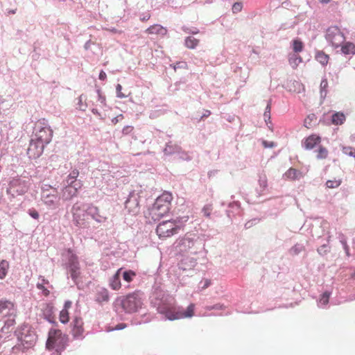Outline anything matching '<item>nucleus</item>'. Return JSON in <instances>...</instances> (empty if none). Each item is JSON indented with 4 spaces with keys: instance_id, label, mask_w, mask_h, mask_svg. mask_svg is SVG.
<instances>
[{
    "instance_id": "obj_1",
    "label": "nucleus",
    "mask_w": 355,
    "mask_h": 355,
    "mask_svg": "<svg viewBox=\"0 0 355 355\" xmlns=\"http://www.w3.org/2000/svg\"><path fill=\"white\" fill-rule=\"evenodd\" d=\"M150 304L163 319L175 320L174 317L177 305L175 297L159 286H155L150 296Z\"/></svg>"
},
{
    "instance_id": "obj_2",
    "label": "nucleus",
    "mask_w": 355,
    "mask_h": 355,
    "mask_svg": "<svg viewBox=\"0 0 355 355\" xmlns=\"http://www.w3.org/2000/svg\"><path fill=\"white\" fill-rule=\"evenodd\" d=\"M172 196L165 193L159 196L152 207L149 209V216L153 220H159L166 215L171 208Z\"/></svg>"
},
{
    "instance_id": "obj_3",
    "label": "nucleus",
    "mask_w": 355,
    "mask_h": 355,
    "mask_svg": "<svg viewBox=\"0 0 355 355\" xmlns=\"http://www.w3.org/2000/svg\"><path fill=\"white\" fill-rule=\"evenodd\" d=\"M91 205L76 202L71 210L73 224L80 228H87L89 226V208Z\"/></svg>"
},
{
    "instance_id": "obj_4",
    "label": "nucleus",
    "mask_w": 355,
    "mask_h": 355,
    "mask_svg": "<svg viewBox=\"0 0 355 355\" xmlns=\"http://www.w3.org/2000/svg\"><path fill=\"white\" fill-rule=\"evenodd\" d=\"M16 315L17 309L13 302L5 299L0 300V317L4 318L3 331H8L15 324Z\"/></svg>"
},
{
    "instance_id": "obj_5",
    "label": "nucleus",
    "mask_w": 355,
    "mask_h": 355,
    "mask_svg": "<svg viewBox=\"0 0 355 355\" xmlns=\"http://www.w3.org/2000/svg\"><path fill=\"white\" fill-rule=\"evenodd\" d=\"M15 334L24 349L31 348L37 341V336L35 330L28 324L21 325Z\"/></svg>"
},
{
    "instance_id": "obj_6",
    "label": "nucleus",
    "mask_w": 355,
    "mask_h": 355,
    "mask_svg": "<svg viewBox=\"0 0 355 355\" xmlns=\"http://www.w3.org/2000/svg\"><path fill=\"white\" fill-rule=\"evenodd\" d=\"M181 225L177 220L163 221L157 226L156 232L159 239H166L178 234Z\"/></svg>"
},
{
    "instance_id": "obj_7",
    "label": "nucleus",
    "mask_w": 355,
    "mask_h": 355,
    "mask_svg": "<svg viewBox=\"0 0 355 355\" xmlns=\"http://www.w3.org/2000/svg\"><path fill=\"white\" fill-rule=\"evenodd\" d=\"M64 338L60 330L51 329L49 331L46 347L49 350L55 349L53 355H60V352L62 348Z\"/></svg>"
},
{
    "instance_id": "obj_8",
    "label": "nucleus",
    "mask_w": 355,
    "mask_h": 355,
    "mask_svg": "<svg viewBox=\"0 0 355 355\" xmlns=\"http://www.w3.org/2000/svg\"><path fill=\"white\" fill-rule=\"evenodd\" d=\"M142 304L141 296L139 292L130 293L121 300L123 309L128 313L137 311L141 307Z\"/></svg>"
},
{
    "instance_id": "obj_9",
    "label": "nucleus",
    "mask_w": 355,
    "mask_h": 355,
    "mask_svg": "<svg viewBox=\"0 0 355 355\" xmlns=\"http://www.w3.org/2000/svg\"><path fill=\"white\" fill-rule=\"evenodd\" d=\"M30 188V182L28 181L14 178L9 183V187L7 189V193L12 197L15 196H21L28 192Z\"/></svg>"
},
{
    "instance_id": "obj_10",
    "label": "nucleus",
    "mask_w": 355,
    "mask_h": 355,
    "mask_svg": "<svg viewBox=\"0 0 355 355\" xmlns=\"http://www.w3.org/2000/svg\"><path fill=\"white\" fill-rule=\"evenodd\" d=\"M35 140L44 145L49 144L53 137V130L44 122H40L37 125Z\"/></svg>"
},
{
    "instance_id": "obj_11",
    "label": "nucleus",
    "mask_w": 355,
    "mask_h": 355,
    "mask_svg": "<svg viewBox=\"0 0 355 355\" xmlns=\"http://www.w3.org/2000/svg\"><path fill=\"white\" fill-rule=\"evenodd\" d=\"M326 39L334 48H338L344 42L345 37L337 26H332L327 29Z\"/></svg>"
},
{
    "instance_id": "obj_12",
    "label": "nucleus",
    "mask_w": 355,
    "mask_h": 355,
    "mask_svg": "<svg viewBox=\"0 0 355 355\" xmlns=\"http://www.w3.org/2000/svg\"><path fill=\"white\" fill-rule=\"evenodd\" d=\"M42 200L45 205L50 209H55L59 204L60 198L55 189H44Z\"/></svg>"
},
{
    "instance_id": "obj_13",
    "label": "nucleus",
    "mask_w": 355,
    "mask_h": 355,
    "mask_svg": "<svg viewBox=\"0 0 355 355\" xmlns=\"http://www.w3.org/2000/svg\"><path fill=\"white\" fill-rule=\"evenodd\" d=\"M94 300L99 305H104L110 301V294L107 288L96 286L94 291Z\"/></svg>"
},
{
    "instance_id": "obj_14",
    "label": "nucleus",
    "mask_w": 355,
    "mask_h": 355,
    "mask_svg": "<svg viewBox=\"0 0 355 355\" xmlns=\"http://www.w3.org/2000/svg\"><path fill=\"white\" fill-rule=\"evenodd\" d=\"M45 145L36 140H32L28 148L27 153L30 158L36 159L39 157L44 151Z\"/></svg>"
},
{
    "instance_id": "obj_15",
    "label": "nucleus",
    "mask_w": 355,
    "mask_h": 355,
    "mask_svg": "<svg viewBox=\"0 0 355 355\" xmlns=\"http://www.w3.org/2000/svg\"><path fill=\"white\" fill-rule=\"evenodd\" d=\"M320 142L321 137L315 134H312L304 139L302 145L306 150H311Z\"/></svg>"
},
{
    "instance_id": "obj_16",
    "label": "nucleus",
    "mask_w": 355,
    "mask_h": 355,
    "mask_svg": "<svg viewBox=\"0 0 355 355\" xmlns=\"http://www.w3.org/2000/svg\"><path fill=\"white\" fill-rule=\"evenodd\" d=\"M72 334L74 338H80L83 337V322L80 318H75L72 321Z\"/></svg>"
},
{
    "instance_id": "obj_17",
    "label": "nucleus",
    "mask_w": 355,
    "mask_h": 355,
    "mask_svg": "<svg viewBox=\"0 0 355 355\" xmlns=\"http://www.w3.org/2000/svg\"><path fill=\"white\" fill-rule=\"evenodd\" d=\"M194 311V304H191L188 306L186 311H184L182 308L177 306L175 316L177 317V320L184 318H191L193 315Z\"/></svg>"
},
{
    "instance_id": "obj_18",
    "label": "nucleus",
    "mask_w": 355,
    "mask_h": 355,
    "mask_svg": "<svg viewBox=\"0 0 355 355\" xmlns=\"http://www.w3.org/2000/svg\"><path fill=\"white\" fill-rule=\"evenodd\" d=\"M146 33L148 35H157L164 36L167 33V29L160 24H154L146 30Z\"/></svg>"
},
{
    "instance_id": "obj_19",
    "label": "nucleus",
    "mask_w": 355,
    "mask_h": 355,
    "mask_svg": "<svg viewBox=\"0 0 355 355\" xmlns=\"http://www.w3.org/2000/svg\"><path fill=\"white\" fill-rule=\"evenodd\" d=\"M89 213L92 219L98 223H103L107 220V217L103 216L99 213L98 207L91 205L89 208Z\"/></svg>"
},
{
    "instance_id": "obj_20",
    "label": "nucleus",
    "mask_w": 355,
    "mask_h": 355,
    "mask_svg": "<svg viewBox=\"0 0 355 355\" xmlns=\"http://www.w3.org/2000/svg\"><path fill=\"white\" fill-rule=\"evenodd\" d=\"M122 269L123 268H119L117 272L110 280V286L113 290H118L121 288V276Z\"/></svg>"
},
{
    "instance_id": "obj_21",
    "label": "nucleus",
    "mask_w": 355,
    "mask_h": 355,
    "mask_svg": "<svg viewBox=\"0 0 355 355\" xmlns=\"http://www.w3.org/2000/svg\"><path fill=\"white\" fill-rule=\"evenodd\" d=\"M341 51L345 55H355V44L351 42H343L341 46Z\"/></svg>"
},
{
    "instance_id": "obj_22",
    "label": "nucleus",
    "mask_w": 355,
    "mask_h": 355,
    "mask_svg": "<svg viewBox=\"0 0 355 355\" xmlns=\"http://www.w3.org/2000/svg\"><path fill=\"white\" fill-rule=\"evenodd\" d=\"M284 177L291 180H295L302 177V173L295 168H291L285 173Z\"/></svg>"
},
{
    "instance_id": "obj_23",
    "label": "nucleus",
    "mask_w": 355,
    "mask_h": 355,
    "mask_svg": "<svg viewBox=\"0 0 355 355\" xmlns=\"http://www.w3.org/2000/svg\"><path fill=\"white\" fill-rule=\"evenodd\" d=\"M78 192L70 185H67L62 190V198L64 200H70L77 195Z\"/></svg>"
},
{
    "instance_id": "obj_24",
    "label": "nucleus",
    "mask_w": 355,
    "mask_h": 355,
    "mask_svg": "<svg viewBox=\"0 0 355 355\" xmlns=\"http://www.w3.org/2000/svg\"><path fill=\"white\" fill-rule=\"evenodd\" d=\"M194 241L190 238H184L180 241V248L181 251H187L188 249L193 248Z\"/></svg>"
},
{
    "instance_id": "obj_25",
    "label": "nucleus",
    "mask_w": 355,
    "mask_h": 355,
    "mask_svg": "<svg viewBox=\"0 0 355 355\" xmlns=\"http://www.w3.org/2000/svg\"><path fill=\"white\" fill-rule=\"evenodd\" d=\"M346 117L343 112H336L331 118L332 123L334 125H342L345 121Z\"/></svg>"
},
{
    "instance_id": "obj_26",
    "label": "nucleus",
    "mask_w": 355,
    "mask_h": 355,
    "mask_svg": "<svg viewBox=\"0 0 355 355\" xmlns=\"http://www.w3.org/2000/svg\"><path fill=\"white\" fill-rule=\"evenodd\" d=\"M125 208L133 214H136L139 211V203L137 200L132 202L131 200H128L125 202Z\"/></svg>"
},
{
    "instance_id": "obj_27",
    "label": "nucleus",
    "mask_w": 355,
    "mask_h": 355,
    "mask_svg": "<svg viewBox=\"0 0 355 355\" xmlns=\"http://www.w3.org/2000/svg\"><path fill=\"white\" fill-rule=\"evenodd\" d=\"M331 295V293L330 291H325L324 292L318 302V306L320 308H323L328 303H329V297Z\"/></svg>"
},
{
    "instance_id": "obj_28",
    "label": "nucleus",
    "mask_w": 355,
    "mask_h": 355,
    "mask_svg": "<svg viewBox=\"0 0 355 355\" xmlns=\"http://www.w3.org/2000/svg\"><path fill=\"white\" fill-rule=\"evenodd\" d=\"M315 59L322 65H327L329 56L323 51H318L315 54Z\"/></svg>"
},
{
    "instance_id": "obj_29",
    "label": "nucleus",
    "mask_w": 355,
    "mask_h": 355,
    "mask_svg": "<svg viewBox=\"0 0 355 355\" xmlns=\"http://www.w3.org/2000/svg\"><path fill=\"white\" fill-rule=\"evenodd\" d=\"M79 269L80 268H71L68 272V275H70V277L76 285L78 284L79 276L80 274Z\"/></svg>"
},
{
    "instance_id": "obj_30",
    "label": "nucleus",
    "mask_w": 355,
    "mask_h": 355,
    "mask_svg": "<svg viewBox=\"0 0 355 355\" xmlns=\"http://www.w3.org/2000/svg\"><path fill=\"white\" fill-rule=\"evenodd\" d=\"M317 121V118L315 114H309L304 121V125L306 128H312Z\"/></svg>"
},
{
    "instance_id": "obj_31",
    "label": "nucleus",
    "mask_w": 355,
    "mask_h": 355,
    "mask_svg": "<svg viewBox=\"0 0 355 355\" xmlns=\"http://www.w3.org/2000/svg\"><path fill=\"white\" fill-rule=\"evenodd\" d=\"M199 44V40L193 37H187L185 39V46L189 49H195Z\"/></svg>"
},
{
    "instance_id": "obj_32",
    "label": "nucleus",
    "mask_w": 355,
    "mask_h": 355,
    "mask_svg": "<svg viewBox=\"0 0 355 355\" xmlns=\"http://www.w3.org/2000/svg\"><path fill=\"white\" fill-rule=\"evenodd\" d=\"M40 281L37 284V288L42 290L45 295H48L49 291L44 288V284H48L49 282L44 279V277L40 276L39 278Z\"/></svg>"
},
{
    "instance_id": "obj_33",
    "label": "nucleus",
    "mask_w": 355,
    "mask_h": 355,
    "mask_svg": "<svg viewBox=\"0 0 355 355\" xmlns=\"http://www.w3.org/2000/svg\"><path fill=\"white\" fill-rule=\"evenodd\" d=\"M316 152V157L318 159H324L328 157V150L322 146H320Z\"/></svg>"
},
{
    "instance_id": "obj_34",
    "label": "nucleus",
    "mask_w": 355,
    "mask_h": 355,
    "mask_svg": "<svg viewBox=\"0 0 355 355\" xmlns=\"http://www.w3.org/2000/svg\"><path fill=\"white\" fill-rule=\"evenodd\" d=\"M292 46L295 53H300L304 49V44L300 39H295L292 42Z\"/></svg>"
},
{
    "instance_id": "obj_35",
    "label": "nucleus",
    "mask_w": 355,
    "mask_h": 355,
    "mask_svg": "<svg viewBox=\"0 0 355 355\" xmlns=\"http://www.w3.org/2000/svg\"><path fill=\"white\" fill-rule=\"evenodd\" d=\"M121 275L123 276V279L128 283L130 282L132 280V278L135 276V272L132 270L128 271H121Z\"/></svg>"
},
{
    "instance_id": "obj_36",
    "label": "nucleus",
    "mask_w": 355,
    "mask_h": 355,
    "mask_svg": "<svg viewBox=\"0 0 355 355\" xmlns=\"http://www.w3.org/2000/svg\"><path fill=\"white\" fill-rule=\"evenodd\" d=\"M301 62L302 58L299 55H293L289 58V62L293 67H297Z\"/></svg>"
},
{
    "instance_id": "obj_37",
    "label": "nucleus",
    "mask_w": 355,
    "mask_h": 355,
    "mask_svg": "<svg viewBox=\"0 0 355 355\" xmlns=\"http://www.w3.org/2000/svg\"><path fill=\"white\" fill-rule=\"evenodd\" d=\"M60 320L62 323L65 324L69 321V313L66 309H62L60 313Z\"/></svg>"
},
{
    "instance_id": "obj_38",
    "label": "nucleus",
    "mask_w": 355,
    "mask_h": 355,
    "mask_svg": "<svg viewBox=\"0 0 355 355\" xmlns=\"http://www.w3.org/2000/svg\"><path fill=\"white\" fill-rule=\"evenodd\" d=\"M341 181L339 180H328L326 182L327 187L329 189L336 188L339 187Z\"/></svg>"
},
{
    "instance_id": "obj_39",
    "label": "nucleus",
    "mask_w": 355,
    "mask_h": 355,
    "mask_svg": "<svg viewBox=\"0 0 355 355\" xmlns=\"http://www.w3.org/2000/svg\"><path fill=\"white\" fill-rule=\"evenodd\" d=\"M320 87L321 95L324 94V96H326L327 89L328 87V81L327 79L322 80Z\"/></svg>"
},
{
    "instance_id": "obj_40",
    "label": "nucleus",
    "mask_w": 355,
    "mask_h": 355,
    "mask_svg": "<svg viewBox=\"0 0 355 355\" xmlns=\"http://www.w3.org/2000/svg\"><path fill=\"white\" fill-rule=\"evenodd\" d=\"M68 184L74 189L77 192L83 186L81 182L78 180H71L69 182Z\"/></svg>"
},
{
    "instance_id": "obj_41",
    "label": "nucleus",
    "mask_w": 355,
    "mask_h": 355,
    "mask_svg": "<svg viewBox=\"0 0 355 355\" xmlns=\"http://www.w3.org/2000/svg\"><path fill=\"white\" fill-rule=\"evenodd\" d=\"M79 175V171L77 170V169H74L70 173L69 175L67 176V184L69 183V182H70L71 180H77L76 178H78Z\"/></svg>"
},
{
    "instance_id": "obj_42",
    "label": "nucleus",
    "mask_w": 355,
    "mask_h": 355,
    "mask_svg": "<svg viewBox=\"0 0 355 355\" xmlns=\"http://www.w3.org/2000/svg\"><path fill=\"white\" fill-rule=\"evenodd\" d=\"M343 152L349 156L355 157V149L350 146L343 147Z\"/></svg>"
},
{
    "instance_id": "obj_43",
    "label": "nucleus",
    "mask_w": 355,
    "mask_h": 355,
    "mask_svg": "<svg viewBox=\"0 0 355 355\" xmlns=\"http://www.w3.org/2000/svg\"><path fill=\"white\" fill-rule=\"evenodd\" d=\"M203 214L206 217H209L212 211V205H206L204 206L202 210Z\"/></svg>"
},
{
    "instance_id": "obj_44",
    "label": "nucleus",
    "mask_w": 355,
    "mask_h": 355,
    "mask_svg": "<svg viewBox=\"0 0 355 355\" xmlns=\"http://www.w3.org/2000/svg\"><path fill=\"white\" fill-rule=\"evenodd\" d=\"M67 255L70 259L71 265H75L78 263L76 256L74 254H73V252L70 250L67 251Z\"/></svg>"
},
{
    "instance_id": "obj_45",
    "label": "nucleus",
    "mask_w": 355,
    "mask_h": 355,
    "mask_svg": "<svg viewBox=\"0 0 355 355\" xmlns=\"http://www.w3.org/2000/svg\"><path fill=\"white\" fill-rule=\"evenodd\" d=\"M211 285V280L205 279L200 282L199 288L201 290H204L208 288Z\"/></svg>"
},
{
    "instance_id": "obj_46",
    "label": "nucleus",
    "mask_w": 355,
    "mask_h": 355,
    "mask_svg": "<svg viewBox=\"0 0 355 355\" xmlns=\"http://www.w3.org/2000/svg\"><path fill=\"white\" fill-rule=\"evenodd\" d=\"M259 183L263 190L267 187V179L265 175L259 177Z\"/></svg>"
},
{
    "instance_id": "obj_47",
    "label": "nucleus",
    "mask_w": 355,
    "mask_h": 355,
    "mask_svg": "<svg viewBox=\"0 0 355 355\" xmlns=\"http://www.w3.org/2000/svg\"><path fill=\"white\" fill-rule=\"evenodd\" d=\"M340 242L343 246V248H344L347 255H349V246L347 244V241H346L345 237L343 234L341 235V237H340Z\"/></svg>"
},
{
    "instance_id": "obj_48",
    "label": "nucleus",
    "mask_w": 355,
    "mask_h": 355,
    "mask_svg": "<svg viewBox=\"0 0 355 355\" xmlns=\"http://www.w3.org/2000/svg\"><path fill=\"white\" fill-rule=\"evenodd\" d=\"M122 86L120 84H118L116 87V96L119 98H123L126 97V95L122 93Z\"/></svg>"
},
{
    "instance_id": "obj_49",
    "label": "nucleus",
    "mask_w": 355,
    "mask_h": 355,
    "mask_svg": "<svg viewBox=\"0 0 355 355\" xmlns=\"http://www.w3.org/2000/svg\"><path fill=\"white\" fill-rule=\"evenodd\" d=\"M134 130V128L133 126L132 125H127V126H125L123 130H122V132L123 135H129Z\"/></svg>"
},
{
    "instance_id": "obj_50",
    "label": "nucleus",
    "mask_w": 355,
    "mask_h": 355,
    "mask_svg": "<svg viewBox=\"0 0 355 355\" xmlns=\"http://www.w3.org/2000/svg\"><path fill=\"white\" fill-rule=\"evenodd\" d=\"M242 9V4L241 3H235L232 6V10L234 12H238Z\"/></svg>"
},
{
    "instance_id": "obj_51",
    "label": "nucleus",
    "mask_w": 355,
    "mask_h": 355,
    "mask_svg": "<svg viewBox=\"0 0 355 355\" xmlns=\"http://www.w3.org/2000/svg\"><path fill=\"white\" fill-rule=\"evenodd\" d=\"M28 214L34 219L39 218V213L35 209H30Z\"/></svg>"
},
{
    "instance_id": "obj_52",
    "label": "nucleus",
    "mask_w": 355,
    "mask_h": 355,
    "mask_svg": "<svg viewBox=\"0 0 355 355\" xmlns=\"http://www.w3.org/2000/svg\"><path fill=\"white\" fill-rule=\"evenodd\" d=\"M7 274L6 268H0V279H3Z\"/></svg>"
},
{
    "instance_id": "obj_53",
    "label": "nucleus",
    "mask_w": 355,
    "mask_h": 355,
    "mask_svg": "<svg viewBox=\"0 0 355 355\" xmlns=\"http://www.w3.org/2000/svg\"><path fill=\"white\" fill-rule=\"evenodd\" d=\"M44 317H45V319L47 320V321H49L50 323H53L54 322V318L51 315V313H49V314H46L44 313Z\"/></svg>"
},
{
    "instance_id": "obj_54",
    "label": "nucleus",
    "mask_w": 355,
    "mask_h": 355,
    "mask_svg": "<svg viewBox=\"0 0 355 355\" xmlns=\"http://www.w3.org/2000/svg\"><path fill=\"white\" fill-rule=\"evenodd\" d=\"M123 119V114H119V115H118L117 116L114 117V118L112 119V123H113L114 124H116V123H118V121H119V120H121V119Z\"/></svg>"
},
{
    "instance_id": "obj_55",
    "label": "nucleus",
    "mask_w": 355,
    "mask_h": 355,
    "mask_svg": "<svg viewBox=\"0 0 355 355\" xmlns=\"http://www.w3.org/2000/svg\"><path fill=\"white\" fill-rule=\"evenodd\" d=\"M107 78V75L105 71H101L99 73V79L101 80H105Z\"/></svg>"
},
{
    "instance_id": "obj_56",
    "label": "nucleus",
    "mask_w": 355,
    "mask_h": 355,
    "mask_svg": "<svg viewBox=\"0 0 355 355\" xmlns=\"http://www.w3.org/2000/svg\"><path fill=\"white\" fill-rule=\"evenodd\" d=\"M125 324L123 323H121L117 324L113 329L114 330H121L125 327Z\"/></svg>"
},
{
    "instance_id": "obj_57",
    "label": "nucleus",
    "mask_w": 355,
    "mask_h": 355,
    "mask_svg": "<svg viewBox=\"0 0 355 355\" xmlns=\"http://www.w3.org/2000/svg\"><path fill=\"white\" fill-rule=\"evenodd\" d=\"M71 306V301H66L64 303V309H66L67 311L68 309H69Z\"/></svg>"
},
{
    "instance_id": "obj_58",
    "label": "nucleus",
    "mask_w": 355,
    "mask_h": 355,
    "mask_svg": "<svg viewBox=\"0 0 355 355\" xmlns=\"http://www.w3.org/2000/svg\"><path fill=\"white\" fill-rule=\"evenodd\" d=\"M171 147H172V146L170 144H167V146L165 148V152L171 153Z\"/></svg>"
},
{
    "instance_id": "obj_59",
    "label": "nucleus",
    "mask_w": 355,
    "mask_h": 355,
    "mask_svg": "<svg viewBox=\"0 0 355 355\" xmlns=\"http://www.w3.org/2000/svg\"><path fill=\"white\" fill-rule=\"evenodd\" d=\"M213 306L214 307V309L218 310V309H222L223 306L220 304H216L214 305Z\"/></svg>"
},
{
    "instance_id": "obj_60",
    "label": "nucleus",
    "mask_w": 355,
    "mask_h": 355,
    "mask_svg": "<svg viewBox=\"0 0 355 355\" xmlns=\"http://www.w3.org/2000/svg\"><path fill=\"white\" fill-rule=\"evenodd\" d=\"M17 9L9 10L7 11V15H10L11 14H15Z\"/></svg>"
},
{
    "instance_id": "obj_61",
    "label": "nucleus",
    "mask_w": 355,
    "mask_h": 355,
    "mask_svg": "<svg viewBox=\"0 0 355 355\" xmlns=\"http://www.w3.org/2000/svg\"><path fill=\"white\" fill-rule=\"evenodd\" d=\"M19 347H20L19 346H17V345L12 347V354L15 353V351L19 349Z\"/></svg>"
},
{
    "instance_id": "obj_62",
    "label": "nucleus",
    "mask_w": 355,
    "mask_h": 355,
    "mask_svg": "<svg viewBox=\"0 0 355 355\" xmlns=\"http://www.w3.org/2000/svg\"><path fill=\"white\" fill-rule=\"evenodd\" d=\"M326 248H327V246H325V245H322V246H321V248H319V249L318 250V252H319L320 254H322V252H321V250H324V251L325 252V251H326V250H325V249H326Z\"/></svg>"
},
{
    "instance_id": "obj_63",
    "label": "nucleus",
    "mask_w": 355,
    "mask_h": 355,
    "mask_svg": "<svg viewBox=\"0 0 355 355\" xmlns=\"http://www.w3.org/2000/svg\"><path fill=\"white\" fill-rule=\"evenodd\" d=\"M205 309L207 311H211V310L214 309V307L213 306H205Z\"/></svg>"
},
{
    "instance_id": "obj_64",
    "label": "nucleus",
    "mask_w": 355,
    "mask_h": 355,
    "mask_svg": "<svg viewBox=\"0 0 355 355\" xmlns=\"http://www.w3.org/2000/svg\"><path fill=\"white\" fill-rule=\"evenodd\" d=\"M149 19H150V15H147V16L144 17L141 19V20H142V21H147V20H148Z\"/></svg>"
}]
</instances>
